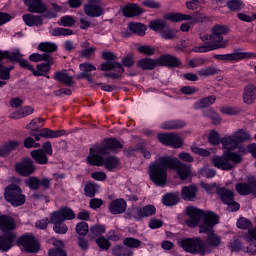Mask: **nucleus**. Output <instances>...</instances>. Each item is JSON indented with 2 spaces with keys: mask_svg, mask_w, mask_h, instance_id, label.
Masks as SVG:
<instances>
[{
  "mask_svg": "<svg viewBox=\"0 0 256 256\" xmlns=\"http://www.w3.org/2000/svg\"><path fill=\"white\" fill-rule=\"evenodd\" d=\"M186 215L189 218L185 223L192 229L197 227L203 219V223L199 225V232L208 233V235L206 241L199 237L180 240L179 244L182 249L192 255L204 256L213 253V249H217L221 245V237L213 232V227L219 223V216L211 211L204 212L193 206L186 208Z\"/></svg>",
  "mask_w": 256,
  "mask_h": 256,
  "instance_id": "obj_1",
  "label": "nucleus"
},
{
  "mask_svg": "<svg viewBox=\"0 0 256 256\" xmlns=\"http://www.w3.org/2000/svg\"><path fill=\"white\" fill-rule=\"evenodd\" d=\"M176 171L181 181H185L191 175V167L179 159L171 156H161L154 163L149 166V176L151 181L163 187L167 183V170Z\"/></svg>",
  "mask_w": 256,
  "mask_h": 256,
  "instance_id": "obj_2",
  "label": "nucleus"
},
{
  "mask_svg": "<svg viewBox=\"0 0 256 256\" xmlns=\"http://www.w3.org/2000/svg\"><path fill=\"white\" fill-rule=\"evenodd\" d=\"M229 33V28L225 25H215L212 28V35L204 34L200 36L203 45L195 46L192 51L194 53H207L215 51V49H225L227 41L223 39V35Z\"/></svg>",
  "mask_w": 256,
  "mask_h": 256,
  "instance_id": "obj_3",
  "label": "nucleus"
},
{
  "mask_svg": "<svg viewBox=\"0 0 256 256\" xmlns=\"http://www.w3.org/2000/svg\"><path fill=\"white\" fill-rule=\"evenodd\" d=\"M243 161L241 154L233 151L224 152L222 156H214L211 158V163L216 169L222 171H231L236 165H239Z\"/></svg>",
  "mask_w": 256,
  "mask_h": 256,
  "instance_id": "obj_4",
  "label": "nucleus"
},
{
  "mask_svg": "<svg viewBox=\"0 0 256 256\" xmlns=\"http://www.w3.org/2000/svg\"><path fill=\"white\" fill-rule=\"evenodd\" d=\"M103 155L105 154H100V152H93V150H90V154L87 157L89 165H94L95 167H103L104 165L108 171H113V169L118 167L119 159L113 156H109L105 159L103 158Z\"/></svg>",
  "mask_w": 256,
  "mask_h": 256,
  "instance_id": "obj_5",
  "label": "nucleus"
},
{
  "mask_svg": "<svg viewBox=\"0 0 256 256\" xmlns=\"http://www.w3.org/2000/svg\"><path fill=\"white\" fill-rule=\"evenodd\" d=\"M21 52L19 50H15L10 52L8 50L0 51V79H11V71H13L14 67H5L3 64L4 59H9V61H16L19 63L21 61Z\"/></svg>",
  "mask_w": 256,
  "mask_h": 256,
  "instance_id": "obj_6",
  "label": "nucleus"
},
{
  "mask_svg": "<svg viewBox=\"0 0 256 256\" xmlns=\"http://www.w3.org/2000/svg\"><path fill=\"white\" fill-rule=\"evenodd\" d=\"M119 149H123V144L117 138H108L102 141L100 145L91 148L93 153H99L100 155H109L111 151L116 153Z\"/></svg>",
  "mask_w": 256,
  "mask_h": 256,
  "instance_id": "obj_7",
  "label": "nucleus"
},
{
  "mask_svg": "<svg viewBox=\"0 0 256 256\" xmlns=\"http://www.w3.org/2000/svg\"><path fill=\"white\" fill-rule=\"evenodd\" d=\"M4 197L14 207H19L25 203V195L21 192V188L15 184L5 188Z\"/></svg>",
  "mask_w": 256,
  "mask_h": 256,
  "instance_id": "obj_8",
  "label": "nucleus"
},
{
  "mask_svg": "<svg viewBox=\"0 0 256 256\" xmlns=\"http://www.w3.org/2000/svg\"><path fill=\"white\" fill-rule=\"evenodd\" d=\"M102 58H104L107 62L101 64V71H112V69H114L117 73H125V69H123V66L120 63L115 62V60L117 59L115 53L105 51L102 53Z\"/></svg>",
  "mask_w": 256,
  "mask_h": 256,
  "instance_id": "obj_9",
  "label": "nucleus"
},
{
  "mask_svg": "<svg viewBox=\"0 0 256 256\" xmlns=\"http://www.w3.org/2000/svg\"><path fill=\"white\" fill-rule=\"evenodd\" d=\"M19 247H22L26 253H37L39 251V241L33 234H24L18 239Z\"/></svg>",
  "mask_w": 256,
  "mask_h": 256,
  "instance_id": "obj_10",
  "label": "nucleus"
},
{
  "mask_svg": "<svg viewBox=\"0 0 256 256\" xmlns=\"http://www.w3.org/2000/svg\"><path fill=\"white\" fill-rule=\"evenodd\" d=\"M157 137L160 143L169 145L170 147H173V149H180V147H183V139L177 133H162L158 134Z\"/></svg>",
  "mask_w": 256,
  "mask_h": 256,
  "instance_id": "obj_11",
  "label": "nucleus"
},
{
  "mask_svg": "<svg viewBox=\"0 0 256 256\" xmlns=\"http://www.w3.org/2000/svg\"><path fill=\"white\" fill-rule=\"evenodd\" d=\"M165 19L172 21L173 23H177L179 21H192V23H199L200 21H203V16L197 12L192 15H186L182 13H168L165 16Z\"/></svg>",
  "mask_w": 256,
  "mask_h": 256,
  "instance_id": "obj_12",
  "label": "nucleus"
},
{
  "mask_svg": "<svg viewBox=\"0 0 256 256\" xmlns=\"http://www.w3.org/2000/svg\"><path fill=\"white\" fill-rule=\"evenodd\" d=\"M157 209L153 205H147L143 208H132L129 210L130 217L136 219L137 221H141V219H145V217H151V215H155Z\"/></svg>",
  "mask_w": 256,
  "mask_h": 256,
  "instance_id": "obj_13",
  "label": "nucleus"
},
{
  "mask_svg": "<svg viewBox=\"0 0 256 256\" xmlns=\"http://www.w3.org/2000/svg\"><path fill=\"white\" fill-rule=\"evenodd\" d=\"M251 53L249 52H241L239 50H235L229 54H216L214 55V59L218 61H243V59H251Z\"/></svg>",
  "mask_w": 256,
  "mask_h": 256,
  "instance_id": "obj_14",
  "label": "nucleus"
},
{
  "mask_svg": "<svg viewBox=\"0 0 256 256\" xmlns=\"http://www.w3.org/2000/svg\"><path fill=\"white\" fill-rule=\"evenodd\" d=\"M84 13L88 17H101L104 10L101 4L97 0H90L87 4L84 5Z\"/></svg>",
  "mask_w": 256,
  "mask_h": 256,
  "instance_id": "obj_15",
  "label": "nucleus"
},
{
  "mask_svg": "<svg viewBox=\"0 0 256 256\" xmlns=\"http://www.w3.org/2000/svg\"><path fill=\"white\" fill-rule=\"evenodd\" d=\"M15 169L17 173L24 177H29V175H33V173H35V166L33 165V161L29 158H26L16 164Z\"/></svg>",
  "mask_w": 256,
  "mask_h": 256,
  "instance_id": "obj_16",
  "label": "nucleus"
},
{
  "mask_svg": "<svg viewBox=\"0 0 256 256\" xmlns=\"http://www.w3.org/2000/svg\"><path fill=\"white\" fill-rule=\"evenodd\" d=\"M17 224L15 219L9 215H0V231L2 233H9L15 231Z\"/></svg>",
  "mask_w": 256,
  "mask_h": 256,
  "instance_id": "obj_17",
  "label": "nucleus"
},
{
  "mask_svg": "<svg viewBox=\"0 0 256 256\" xmlns=\"http://www.w3.org/2000/svg\"><path fill=\"white\" fill-rule=\"evenodd\" d=\"M50 216L64 222L72 221V219H75V212L71 208L64 207L58 211H54Z\"/></svg>",
  "mask_w": 256,
  "mask_h": 256,
  "instance_id": "obj_18",
  "label": "nucleus"
},
{
  "mask_svg": "<svg viewBox=\"0 0 256 256\" xmlns=\"http://www.w3.org/2000/svg\"><path fill=\"white\" fill-rule=\"evenodd\" d=\"M109 211L112 215H121V213H125V211H127V201L123 198L113 200L109 205Z\"/></svg>",
  "mask_w": 256,
  "mask_h": 256,
  "instance_id": "obj_19",
  "label": "nucleus"
},
{
  "mask_svg": "<svg viewBox=\"0 0 256 256\" xmlns=\"http://www.w3.org/2000/svg\"><path fill=\"white\" fill-rule=\"evenodd\" d=\"M28 7L29 13H45L47 6L42 0H23Z\"/></svg>",
  "mask_w": 256,
  "mask_h": 256,
  "instance_id": "obj_20",
  "label": "nucleus"
},
{
  "mask_svg": "<svg viewBox=\"0 0 256 256\" xmlns=\"http://www.w3.org/2000/svg\"><path fill=\"white\" fill-rule=\"evenodd\" d=\"M145 10L139 7L137 4H127L122 8V14L124 17H139V15H143Z\"/></svg>",
  "mask_w": 256,
  "mask_h": 256,
  "instance_id": "obj_21",
  "label": "nucleus"
},
{
  "mask_svg": "<svg viewBox=\"0 0 256 256\" xmlns=\"http://www.w3.org/2000/svg\"><path fill=\"white\" fill-rule=\"evenodd\" d=\"M53 79L66 87H73V85H75V79L67 72L57 71L54 73Z\"/></svg>",
  "mask_w": 256,
  "mask_h": 256,
  "instance_id": "obj_22",
  "label": "nucleus"
},
{
  "mask_svg": "<svg viewBox=\"0 0 256 256\" xmlns=\"http://www.w3.org/2000/svg\"><path fill=\"white\" fill-rule=\"evenodd\" d=\"M235 188L239 195H256L255 182L238 183Z\"/></svg>",
  "mask_w": 256,
  "mask_h": 256,
  "instance_id": "obj_23",
  "label": "nucleus"
},
{
  "mask_svg": "<svg viewBox=\"0 0 256 256\" xmlns=\"http://www.w3.org/2000/svg\"><path fill=\"white\" fill-rule=\"evenodd\" d=\"M158 65L164 67H179L181 60L173 55L165 54L158 58Z\"/></svg>",
  "mask_w": 256,
  "mask_h": 256,
  "instance_id": "obj_24",
  "label": "nucleus"
},
{
  "mask_svg": "<svg viewBox=\"0 0 256 256\" xmlns=\"http://www.w3.org/2000/svg\"><path fill=\"white\" fill-rule=\"evenodd\" d=\"M16 237L15 233L0 236V251H9L13 247V241H15Z\"/></svg>",
  "mask_w": 256,
  "mask_h": 256,
  "instance_id": "obj_25",
  "label": "nucleus"
},
{
  "mask_svg": "<svg viewBox=\"0 0 256 256\" xmlns=\"http://www.w3.org/2000/svg\"><path fill=\"white\" fill-rule=\"evenodd\" d=\"M22 19L27 27H41L43 25V17L41 16L24 14Z\"/></svg>",
  "mask_w": 256,
  "mask_h": 256,
  "instance_id": "obj_26",
  "label": "nucleus"
},
{
  "mask_svg": "<svg viewBox=\"0 0 256 256\" xmlns=\"http://www.w3.org/2000/svg\"><path fill=\"white\" fill-rule=\"evenodd\" d=\"M50 223H52V225H54L53 231L56 232L58 235H65V233H67V231H69L67 224H65L64 221L60 220L59 218L50 216Z\"/></svg>",
  "mask_w": 256,
  "mask_h": 256,
  "instance_id": "obj_27",
  "label": "nucleus"
},
{
  "mask_svg": "<svg viewBox=\"0 0 256 256\" xmlns=\"http://www.w3.org/2000/svg\"><path fill=\"white\" fill-rule=\"evenodd\" d=\"M220 143L226 151H235V148L239 146L234 135H229L221 138Z\"/></svg>",
  "mask_w": 256,
  "mask_h": 256,
  "instance_id": "obj_28",
  "label": "nucleus"
},
{
  "mask_svg": "<svg viewBox=\"0 0 256 256\" xmlns=\"http://www.w3.org/2000/svg\"><path fill=\"white\" fill-rule=\"evenodd\" d=\"M243 99H244V103H247V105H251V103H253V101H255V99H256L255 85L248 84L244 88Z\"/></svg>",
  "mask_w": 256,
  "mask_h": 256,
  "instance_id": "obj_29",
  "label": "nucleus"
},
{
  "mask_svg": "<svg viewBox=\"0 0 256 256\" xmlns=\"http://www.w3.org/2000/svg\"><path fill=\"white\" fill-rule=\"evenodd\" d=\"M52 245H54L55 248L49 250V256H67V252L63 250V247H65L63 241L52 239Z\"/></svg>",
  "mask_w": 256,
  "mask_h": 256,
  "instance_id": "obj_30",
  "label": "nucleus"
},
{
  "mask_svg": "<svg viewBox=\"0 0 256 256\" xmlns=\"http://www.w3.org/2000/svg\"><path fill=\"white\" fill-rule=\"evenodd\" d=\"M35 113V109L31 106H24L18 111L12 112L10 114V119H23L25 117H29V115H33Z\"/></svg>",
  "mask_w": 256,
  "mask_h": 256,
  "instance_id": "obj_31",
  "label": "nucleus"
},
{
  "mask_svg": "<svg viewBox=\"0 0 256 256\" xmlns=\"http://www.w3.org/2000/svg\"><path fill=\"white\" fill-rule=\"evenodd\" d=\"M187 124L183 120H168L163 122L160 127L166 131L175 130V129H183Z\"/></svg>",
  "mask_w": 256,
  "mask_h": 256,
  "instance_id": "obj_32",
  "label": "nucleus"
},
{
  "mask_svg": "<svg viewBox=\"0 0 256 256\" xmlns=\"http://www.w3.org/2000/svg\"><path fill=\"white\" fill-rule=\"evenodd\" d=\"M217 101V97L215 96H207L195 102L193 104V109H205L207 107H211Z\"/></svg>",
  "mask_w": 256,
  "mask_h": 256,
  "instance_id": "obj_33",
  "label": "nucleus"
},
{
  "mask_svg": "<svg viewBox=\"0 0 256 256\" xmlns=\"http://www.w3.org/2000/svg\"><path fill=\"white\" fill-rule=\"evenodd\" d=\"M48 154H45L43 150H33L31 152L32 159L37 163L38 165H47L49 163V157H47Z\"/></svg>",
  "mask_w": 256,
  "mask_h": 256,
  "instance_id": "obj_34",
  "label": "nucleus"
},
{
  "mask_svg": "<svg viewBox=\"0 0 256 256\" xmlns=\"http://www.w3.org/2000/svg\"><path fill=\"white\" fill-rule=\"evenodd\" d=\"M159 65V59L143 58L137 62V66L143 70H152Z\"/></svg>",
  "mask_w": 256,
  "mask_h": 256,
  "instance_id": "obj_35",
  "label": "nucleus"
},
{
  "mask_svg": "<svg viewBox=\"0 0 256 256\" xmlns=\"http://www.w3.org/2000/svg\"><path fill=\"white\" fill-rule=\"evenodd\" d=\"M39 133L42 137H45L46 139H57V137H63L65 135V130H51L49 128H44L42 130H39Z\"/></svg>",
  "mask_w": 256,
  "mask_h": 256,
  "instance_id": "obj_36",
  "label": "nucleus"
},
{
  "mask_svg": "<svg viewBox=\"0 0 256 256\" xmlns=\"http://www.w3.org/2000/svg\"><path fill=\"white\" fill-rule=\"evenodd\" d=\"M218 195L220 196V199L224 205H227V203H231L232 200H234L235 193L233 191L227 189V188H218L217 190Z\"/></svg>",
  "mask_w": 256,
  "mask_h": 256,
  "instance_id": "obj_37",
  "label": "nucleus"
},
{
  "mask_svg": "<svg viewBox=\"0 0 256 256\" xmlns=\"http://www.w3.org/2000/svg\"><path fill=\"white\" fill-rule=\"evenodd\" d=\"M20 143L16 140H11L0 147V157H5V155H9L11 151H15L19 147Z\"/></svg>",
  "mask_w": 256,
  "mask_h": 256,
  "instance_id": "obj_38",
  "label": "nucleus"
},
{
  "mask_svg": "<svg viewBox=\"0 0 256 256\" xmlns=\"http://www.w3.org/2000/svg\"><path fill=\"white\" fill-rule=\"evenodd\" d=\"M181 193L184 201H192L197 195V188L195 186H184Z\"/></svg>",
  "mask_w": 256,
  "mask_h": 256,
  "instance_id": "obj_39",
  "label": "nucleus"
},
{
  "mask_svg": "<svg viewBox=\"0 0 256 256\" xmlns=\"http://www.w3.org/2000/svg\"><path fill=\"white\" fill-rule=\"evenodd\" d=\"M202 115L204 117H209L211 119L213 125H219L221 123V117H219V114L213 108H207L202 111Z\"/></svg>",
  "mask_w": 256,
  "mask_h": 256,
  "instance_id": "obj_40",
  "label": "nucleus"
},
{
  "mask_svg": "<svg viewBox=\"0 0 256 256\" xmlns=\"http://www.w3.org/2000/svg\"><path fill=\"white\" fill-rule=\"evenodd\" d=\"M51 71V63H41L37 65V70H33L34 77H45Z\"/></svg>",
  "mask_w": 256,
  "mask_h": 256,
  "instance_id": "obj_41",
  "label": "nucleus"
},
{
  "mask_svg": "<svg viewBox=\"0 0 256 256\" xmlns=\"http://www.w3.org/2000/svg\"><path fill=\"white\" fill-rule=\"evenodd\" d=\"M95 77V74H91V73H86V72H83L80 73L78 76H77V79H86V81H88L90 87L92 89H95L96 87H100L101 83H97L94 79Z\"/></svg>",
  "mask_w": 256,
  "mask_h": 256,
  "instance_id": "obj_42",
  "label": "nucleus"
},
{
  "mask_svg": "<svg viewBox=\"0 0 256 256\" xmlns=\"http://www.w3.org/2000/svg\"><path fill=\"white\" fill-rule=\"evenodd\" d=\"M38 51H43L44 53L51 55L50 53H55V51H57V44L53 42H41L38 45Z\"/></svg>",
  "mask_w": 256,
  "mask_h": 256,
  "instance_id": "obj_43",
  "label": "nucleus"
},
{
  "mask_svg": "<svg viewBox=\"0 0 256 256\" xmlns=\"http://www.w3.org/2000/svg\"><path fill=\"white\" fill-rule=\"evenodd\" d=\"M163 205L166 207H173V205H177L179 203V194L170 193L163 197L162 199Z\"/></svg>",
  "mask_w": 256,
  "mask_h": 256,
  "instance_id": "obj_44",
  "label": "nucleus"
},
{
  "mask_svg": "<svg viewBox=\"0 0 256 256\" xmlns=\"http://www.w3.org/2000/svg\"><path fill=\"white\" fill-rule=\"evenodd\" d=\"M128 27L132 33H136V35H139L140 37H143V35H145V31L147 30L145 25L135 22L130 23Z\"/></svg>",
  "mask_w": 256,
  "mask_h": 256,
  "instance_id": "obj_45",
  "label": "nucleus"
},
{
  "mask_svg": "<svg viewBox=\"0 0 256 256\" xmlns=\"http://www.w3.org/2000/svg\"><path fill=\"white\" fill-rule=\"evenodd\" d=\"M43 125H45V119L34 118L26 125V129H30L31 131H40L39 129H41Z\"/></svg>",
  "mask_w": 256,
  "mask_h": 256,
  "instance_id": "obj_46",
  "label": "nucleus"
},
{
  "mask_svg": "<svg viewBox=\"0 0 256 256\" xmlns=\"http://www.w3.org/2000/svg\"><path fill=\"white\" fill-rule=\"evenodd\" d=\"M217 73H219V68H217V66H208L198 70V75L200 77H211L217 75Z\"/></svg>",
  "mask_w": 256,
  "mask_h": 256,
  "instance_id": "obj_47",
  "label": "nucleus"
},
{
  "mask_svg": "<svg viewBox=\"0 0 256 256\" xmlns=\"http://www.w3.org/2000/svg\"><path fill=\"white\" fill-rule=\"evenodd\" d=\"M105 233V226L96 224L90 228L89 237L95 239V237H100Z\"/></svg>",
  "mask_w": 256,
  "mask_h": 256,
  "instance_id": "obj_48",
  "label": "nucleus"
},
{
  "mask_svg": "<svg viewBox=\"0 0 256 256\" xmlns=\"http://www.w3.org/2000/svg\"><path fill=\"white\" fill-rule=\"evenodd\" d=\"M234 138L237 141V143H245V141H249V139H251V135L249 134V132L245 131V130H238L235 134H234Z\"/></svg>",
  "mask_w": 256,
  "mask_h": 256,
  "instance_id": "obj_49",
  "label": "nucleus"
},
{
  "mask_svg": "<svg viewBox=\"0 0 256 256\" xmlns=\"http://www.w3.org/2000/svg\"><path fill=\"white\" fill-rule=\"evenodd\" d=\"M227 7L230 11H241V9H245V4L241 0H230L227 3Z\"/></svg>",
  "mask_w": 256,
  "mask_h": 256,
  "instance_id": "obj_50",
  "label": "nucleus"
},
{
  "mask_svg": "<svg viewBox=\"0 0 256 256\" xmlns=\"http://www.w3.org/2000/svg\"><path fill=\"white\" fill-rule=\"evenodd\" d=\"M30 61H33L34 63H39L40 61H49L51 59V55L49 53H33L29 56Z\"/></svg>",
  "mask_w": 256,
  "mask_h": 256,
  "instance_id": "obj_51",
  "label": "nucleus"
},
{
  "mask_svg": "<svg viewBox=\"0 0 256 256\" xmlns=\"http://www.w3.org/2000/svg\"><path fill=\"white\" fill-rule=\"evenodd\" d=\"M229 249L233 253H239V251H245V247L243 246V243H241V241L237 239L230 241Z\"/></svg>",
  "mask_w": 256,
  "mask_h": 256,
  "instance_id": "obj_52",
  "label": "nucleus"
},
{
  "mask_svg": "<svg viewBox=\"0 0 256 256\" xmlns=\"http://www.w3.org/2000/svg\"><path fill=\"white\" fill-rule=\"evenodd\" d=\"M96 244L102 251H109V247H111V242H109V239L105 238V236L98 237Z\"/></svg>",
  "mask_w": 256,
  "mask_h": 256,
  "instance_id": "obj_53",
  "label": "nucleus"
},
{
  "mask_svg": "<svg viewBox=\"0 0 256 256\" xmlns=\"http://www.w3.org/2000/svg\"><path fill=\"white\" fill-rule=\"evenodd\" d=\"M165 21L163 20H154L149 23V29L152 31H163L165 29Z\"/></svg>",
  "mask_w": 256,
  "mask_h": 256,
  "instance_id": "obj_54",
  "label": "nucleus"
},
{
  "mask_svg": "<svg viewBox=\"0 0 256 256\" xmlns=\"http://www.w3.org/2000/svg\"><path fill=\"white\" fill-rule=\"evenodd\" d=\"M124 245L130 247V249H137L138 247H141V242L137 238L130 237L124 239Z\"/></svg>",
  "mask_w": 256,
  "mask_h": 256,
  "instance_id": "obj_55",
  "label": "nucleus"
},
{
  "mask_svg": "<svg viewBox=\"0 0 256 256\" xmlns=\"http://www.w3.org/2000/svg\"><path fill=\"white\" fill-rule=\"evenodd\" d=\"M26 185H28L30 189L37 191V189L41 187V180L37 177H30L26 180Z\"/></svg>",
  "mask_w": 256,
  "mask_h": 256,
  "instance_id": "obj_56",
  "label": "nucleus"
},
{
  "mask_svg": "<svg viewBox=\"0 0 256 256\" xmlns=\"http://www.w3.org/2000/svg\"><path fill=\"white\" fill-rule=\"evenodd\" d=\"M161 38L166 40L175 39L177 37V30L166 28L160 32Z\"/></svg>",
  "mask_w": 256,
  "mask_h": 256,
  "instance_id": "obj_57",
  "label": "nucleus"
},
{
  "mask_svg": "<svg viewBox=\"0 0 256 256\" xmlns=\"http://www.w3.org/2000/svg\"><path fill=\"white\" fill-rule=\"evenodd\" d=\"M208 142L210 145H219V143H221V136L219 135V132L212 130L209 133Z\"/></svg>",
  "mask_w": 256,
  "mask_h": 256,
  "instance_id": "obj_58",
  "label": "nucleus"
},
{
  "mask_svg": "<svg viewBox=\"0 0 256 256\" xmlns=\"http://www.w3.org/2000/svg\"><path fill=\"white\" fill-rule=\"evenodd\" d=\"M51 35L53 37H59V35H63L64 37L67 35H73V30L69 29V28H55Z\"/></svg>",
  "mask_w": 256,
  "mask_h": 256,
  "instance_id": "obj_59",
  "label": "nucleus"
},
{
  "mask_svg": "<svg viewBox=\"0 0 256 256\" xmlns=\"http://www.w3.org/2000/svg\"><path fill=\"white\" fill-rule=\"evenodd\" d=\"M84 191L87 197H95V194L97 193V186L93 183H88L85 185Z\"/></svg>",
  "mask_w": 256,
  "mask_h": 256,
  "instance_id": "obj_60",
  "label": "nucleus"
},
{
  "mask_svg": "<svg viewBox=\"0 0 256 256\" xmlns=\"http://www.w3.org/2000/svg\"><path fill=\"white\" fill-rule=\"evenodd\" d=\"M76 232L78 235L85 236L89 233V225L86 222H80L76 225Z\"/></svg>",
  "mask_w": 256,
  "mask_h": 256,
  "instance_id": "obj_61",
  "label": "nucleus"
},
{
  "mask_svg": "<svg viewBox=\"0 0 256 256\" xmlns=\"http://www.w3.org/2000/svg\"><path fill=\"white\" fill-rule=\"evenodd\" d=\"M246 241L249 243V246L244 248V253H248V255H256V243L249 238H247Z\"/></svg>",
  "mask_w": 256,
  "mask_h": 256,
  "instance_id": "obj_62",
  "label": "nucleus"
},
{
  "mask_svg": "<svg viewBox=\"0 0 256 256\" xmlns=\"http://www.w3.org/2000/svg\"><path fill=\"white\" fill-rule=\"evenodd\" d=\"M80 71L91 73V71H97V67L93 65L91 62L82 63L79 66Z\"/></svg>",
  "mask_w": 256,
  "mask_h": 256,
  "instance_id": "obj_63",
  "label": "nucleus"
},
{
  "mask_svg": "<svg viewBox=\"0 0 256 256\" xmlns=\"http://www.w3.org/2000/svg\"><path fill=\"white\" fill-rule=\"evenodd\" d=\"M252 224L247 218H240L237 221L238 229H249L251 228Z\"/></svg>",
  "mask_w": 256,
  "mask_h": 256,
  "instance_id": "obj_64",
  "label": "nucleus"
}]
</instances>
